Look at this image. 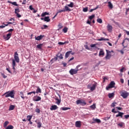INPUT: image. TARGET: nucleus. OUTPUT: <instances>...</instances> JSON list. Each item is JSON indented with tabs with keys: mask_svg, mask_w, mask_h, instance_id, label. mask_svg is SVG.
<instances>
[{
	"mask_svg": "<svg viewBox=\"0 0 129 129\" xmlns=\"http://www.w3.org/2000/svg\"><path fill=\"white\" fill-rule=\"evenodd\" d=\"M3 96H5L6 98L11 97V98H15V90L6 92L3 95Z\"/></svg>",
	"mask_w": 129,
	"mask_h": 129,
	"instance_id": "obj_1",
	"label": "nucleus"
},
{
	"mask_svg": "<svg viewBox=\"0 0 129 129\" xmlns=\"http://www.w3.org/2000/svg\"><path fill=\"white\" fill-rule=\"evenodd\" d=\"M106 56L104 57V60H110V58H111V52L107 49L106 50Z\"/></svg>",
	"mask_w": 129,
	"mask_h": 129,
	"instance_id": "obj_2",
	"label": "nucleus"
},
{
	"mask_svg": "<svg viewBox=\"0 0 129 129\" xmlns=\"http://www.w3.org/2000/svg\"><path fill=\"white\" fill-rule=\"evenodd\" d=\"M112 112H113L114 113H117L118 112V114L116 115V117H119V116H120L121 118H122V116L124 114V113L123 112H121L119 111H115V109L114 108L112 109Z\"/></svg>",
	"mask_w": 129,
	"mask_h": 129,
	"instance_id": "obj_3",
	"label": "nucleus"
},
{
	"mask_svg": "<svg viewBox=\"0 0 129 129\" xmlns=\"http://www.w3.org/2000/svg\"><path fill=\"white\" fill-rule=\"evenodd\" d=\"M120 96L123 98H127L129 96V93L126 92V91L122 90L120 92Z\"/></svg>",
	"mask_w": 129,
	"mask_h": 129,
	"instance_id": "obj_4",
	"label": "nucleus"
},
{
	"mask_svg": "<svg viewBox=\"0 0 129 129\" xmlns=\"http://www.w3.org/2000/svg\"><path fill=\"white\" fill-rule=\"evenodd\" d=\"M76 104L79 105L80 104V105H82V106H84V105H86L87 103H86V102L85 100H83L82 99H79L76 101Z\"/></svg>",
	"mask_w": 129,
	"mask_h": 129,
	"instance_id": "obj_5",
	"label": "nucleus"
},
{
	"mask_svg": "<svg viewBox=\"0 0 129 129\" xmlns=\"http://www.w3.org/2000/svg\"><path fill=\"white\" fill-rule=\"evenodd\" d=\"M114 85H115V83H114V81L111 82L108 86L106 87V90H109L110 89V88H113V87H114Z\"/></svg>",
	"mask_w": 129,
	"mask_h": 129,
	"instance_id": "obj_6",
	"label": "nucleus"
},
{
	"mask_svg": "<svg viewBox=\"0 0 129 129\" xmlns=\"http://www.w3.org/2000/svg\"><path fill=\"white\" fill-rule=\"evenodd\" d=\"M14 59L17 63H19L20 62V58L19 57V54L18 53V51H16L14 53Z\"/></svg>",
	"mask_w": 129,
	"mask_h": 129,
	"instance_id": "obj_7",
	"label": "nucleus"
},
{
	"mask_svg": "<svg viewBox=\"0 0 129 129\" xmlns=\"http://www.w3.org/2000/svg\"><path fill=\"white\" fill-rule=\"evenodd\" d=\"M71 75H74V74H77V73L78 72V69L75 70L72 69L71 70L69 71Z\"/></svg>",
	"mask_w": 129,
	"mask_h": 129,
	"instance_id": "obj_8",
	"label": "nucleus"
},
{
	"mask_svg": "<svg viewBox=\"0 0 129 129\" xmlns=\"http://www.w3.org/2000/svg\"><path fill=\"white\" fill-rule=\"evenodd\" d=\"M11 37H12V33L7 34L6 36H3V38L5 39V40H6L7 41H8V40H10Z\"/></svg>",
	"mask_w": 129,
	"mask_h": 129,
	"instance_id": "obj_9",
	"label": "nucleus"
},
{
	"mask_svg": "<svg viewBox=\"0 0 129 129\" xmlns=\"http://www.w3.org/2000/svg\"><path fill=\"white\" fill-rule=\"evenodd\" d=\"M92 120L93 121L92 123H101V120L99 119L93 118Z\"/></svg>",
	"mask_w": 129,
	"mask_h": 129,
	"instance_id": "obj_10",
	"label": "nucleus"
},
{
	"mask_svg": "<svg viewBox=\"0 0 129 129\" xmlns=\"http://www.w3.org/2000/svg\"><path fill=\"white\" fill-rule=\"evenodd\" d=\"M96 86H97V83L94 82L92 85V86L91 87V91H93L95 90V88H96Z\"/></svg>",
	"mask_w": 129,
	"mask_h": 129,
	"instance_id": "obj_11",
	"label": "nucleus"
},
{
	"mask_svg": "<svg viewBox=\"0 0 129 129\" xmlns=\"http://www.w3.org/2000/svg\"><path fill=\"white\" fill-rule=\"evenodd\" d=\"M41 99H42V98L39 96H35L33 98V101H40Z\"/></svg>",
	"mask_w": 129,
	"mask_h": 129,
	"instance_id": "obj_12",
	"label": "nucleus"
},
{
	"mask_svg": "<svg viewBox=\"0 0 129 129\" xmlns=\"http://www.w3.org/2000/svg\"><path fill=\"white\" fill-rule=\"evenodd\" d=\"M44 37H45L44 35H40L38 36L37 37L35 36V40H36L37 41H40V40H42V39H43V38H44Z\"/></svg>",
	"mask_w": 129,
	"mask_h": 129,
	"instance_id": "obj_13",
	"label": "nucleus"
},
{
	"mask_svg": "<svg viewBox=\"0 0 129 129\" xmlns=\"http://www.w3.org/2000/svg\"><path fill=\"white\" fill-rule=\"evenodd\" d=\"M76 127H80L81 126V121H77L75 123Z\"/></svg>",
	"mask_w": 129,
	"mask_h": 129,
	"instance_id": "obj_14",
	"label": "nucleus"
},
{
	"mask_svg": "<svg viewBox=\"0 0 129 129\" xmlns=\"http://www.w3.org/2000/svg\"><path fill=\"white\" fill-rule=\"evenodd\" d=\"M107 30L110 33H111V31H112V26L110 25V24H108L107 26Z\"/></svg>",
	"mask_w": 129,
	"mask_h": 129,
	"instance_id": "obj_15",
	"label": "nucleus"
},
{
	"mask_svg": "<svg viewBox=\"0 0 129 129\" xmlns=\"http://www.w3.org/2000/svg\"><path fill=\"white\" fill-rule=\"evenodd\" d=\"M50 110H56V109H58V106L56 105H53L50 108Z\"/></svg>",
	"mask_w": 129,
	"mask_h": 129,
	"instance_id": "obj_16",
	"label": "nucleus"
},
{
	"mask_svg": "<svg viewBox=\"0 0 129 129\" xmlns=\"http://www.w3.org/2000/svg\"><path fill=\"white\" fill-rule=\"evenodd\" d=\"M105 53L103 50L101 49L99 53V57H103L104 56Z\"/></svg>",
	"mask_w": 129,
	"mask_h": 129,
	"instance_id": "obj_17",
	"label": "nucleus"
},
{
	"mask_svg": "<svg viewBox=\"0 0 129 129\" xmlns=\"http://www.w3.org/2000/svg\"><path fill=\"white\" fill-rule=\"evenodd\" d=\"M8 4H11L12 5H13V6H15L16 7H18L19 5H18V4H17V2H12L10 1H8Z\"/></svg>",
	"mask_w": 129,
	"mask_h": 129,
	"instance_id": "obj_18",
	"label": "nucleus"
},
{
	"mask_svg": "<svg viewBox=\"0 0 129 129\" xmlns=\"http://www.w3.org/2000/svg\"><path fill=\"white\" fill-rule=\"evenodd\" d=\"M63 11H64L65 12H71V9H70V8H69V7H68V6H64V9H63Z\"/></svg>",
	"mask_w": 129,
	"mask_h": 129,
	"instance_id": "obj_19",
	"label": "nucleus"
},
{
	"mask_svg": "<svg viewBox=\"0 0 129 129\" xmlns=\"http://www.w3.org/2000/svg\"><path fill=\"white\" fill-rule=\"evenodd\" d=\"M50 21H51V19H50V17L49 16L44 17V22H47V23H49Z\"/></svg>",
	"mask_w": 129,
	"mask_h": 129,
	"instance_id": "obj_20",
	"label": "nucleus"
},
{
	"mask_svg": "<svg viewBox=\"0 0 129 129\" xmlns=\"http://www.w3.org/2000/svg\"><path fill=\"white\" fill-rule=\"evenodd\" d=\"M108 7L109 8V9H111V10L113 9V5H112L111 2H108Z\"/></svg>",
	"mask_w": 129,
	"mask_h": 129,
	"instance_id": "obj_21",
	"label": "nucleus"
},
{
	"mask_svg": "<svg viewBox=\"0 0 129 129\" xmlns=\"http://www.w3.org/2000/svg\"><path fill=\"white\" fill-rule=\"evenodd\" d=\"M71 52H72V51H67L66 53V54H65L66 58H68V57H69V56H70V54H71Z\"/></svg>",
	"mask_w": 129,
	"mask_h": 129,
	"instance_id": "obj_22",
	"label": "nucleus"
},
{
	"mask_svg": "<svg viewBox=\"0 0 129 129\" xmlns=\"http://www.w3.org/2000/svg\"><path fill=\"white\" fill-rule=\"evenodd\" d=\"M59 54H60V53L58 52V54L56 55V56L57 57V58H59V59H63V54H60L59 55Z\"/></svg>",
	"mask_w": 129,
	"mask_h": 129,
	"instance_id": "obj_23",
	"label": "nucleus"
},
{
	"mask_svg": "<svg viewBox=\"0 0 129 129\" xmlns=\"http://www.w3.org/2000/svg\"><path fill=\"white\" fill-rule=\"evenodd\" d=\"M98 41H109V39L104 38V37H101V38L98 39Z\"/></svg>",
	"mask_w": 129,
	"mask_h": 129,
	"instance_id": "obj_24",
	"label": "nucleus"
},
{
	"mask_svg": "<svg viewBox=\"0 0 129 129\" xmlns=\"http://www.w3.org/2000/svg\"><path fill=\"white\" fill-rule=\"evenodd\" d=\"M36 93H42V90H41V89L40 88V87H37V89L36 91Z\"/></svg>",
	"mask_w": 129,
	"mask_h": 129,
	"instance_id": "obj_25",
	"label": "nucleus"
},
{
	"mask_svg": "<svg viewBox=\"0 0 129 129\" xmlns=\"http://www.w3.org/2000/svg\"><path fill=\"white\" fill-rule=\"evenodd\" d=\"M14 109H15V105H11L10 106L9 109V111L14 110Z\"/></svg>",
	"mask_w": 129,
	"mask_h": 129,
	"instance_id": "obj_26",
	"label": "nucleus"
},
{
	"mask_svg": "<svg viewBox=\"0 0 129 129\" xmlns=\"http://www.w3.org/2000/svg\"><path fill=\"white\" fill-rule=\"evenodd\" d=\"M20 96L21 97V98H22V99H23V100H25V96H24V92L21 91L20 92Z\"/></svg>",
	"mask_w": 129,
	"mask_h": 129,
	"instance_id": "obj_27",
	"label": "nucleus"
},
{
	"mask_svg": "<svg viewBox=\"0 0 129 129\" xmlns=\"http://www.w3.org/2000/svg\"><path fill=\"white\" fill-rule=\"evenodd\" d=\"M114 96V93H111L108 94V97L109 98H112V97H113Z\"/></svg>",
	"mask_w": 129,
	"mask_h": 129,
	"instance_id": "obj_28",
	"label": "nucleus"
},
{
	"mask_svg": "<svg viewBox=\"0 0 129 129\" xmlns=\"http://www.w3.org/2000/svg\"><path fill=\"white\" fill-rule=\"evenodd\" d=\"M43 46V44L40 43L38 45H37V49H39L40 50H41L42 49V47Z\"/></svg>",
	"mask_w": 129,
	"mask_h": 129,
	"instance_id": "obj_29",
	"label": "nucleus"
},
{
	"mask_svg": "<svg viewBox=\"0 0 129 129\" xmlns=\"http://www.w3.org/2000/svg\"><path fill=\"white\" fill-rule=\"evenodd\" d=\"M90 108H91V109H92V110L95 109V108H96V106L95 104H93V105H91Z\"/></svg>",
	"mask_w": 129,
	"mask_h": 129,
	"instance_id": "obj_30",
	"label": "nucleus"
},
{
	"mask_svg": "<svg viewBox=\"0 0 129 129\" xmlns=\"http://www.w3.org/2000/svg\"><path fill=\"white\" fill-rule=\"evenodd\" d=\"M68 7H69L70 8H74V3L73 2H71L70 4L68 5Z\"/></svg>",
	"mask_w": 129,
	"mask_h": 129,
	"instance_id": "obj_31",
	"label": "nucleus"
},
{
	"mask_svg": "<svg viewBox=\"0 0 129 129\" xmlns=\"http://www.w3.org/2000/svg\"><path fill=\"white\" fill-rule=\"evenodd\" d=\"M49 13L48 12H44L41 14V17H45V16H48Z\"/></svg>",
	"mask_w": 129,
	"mask_h": 129,
	"instance_id": "obj_32",
	"label": "nucleus"
},
{
	"mask_svg": "<svg viewBox=\"0 0 129 129\" xmlns=\"http://www.w3.org/2000/svg\"><path fill=\"white\" fill-rule=\"evenodd\" d=\"M55 100L57 101V102H56V104H57L58 105H59L60 104V103H61V100H59V99L58 98H55Z\"/></svg>",
	"mask_w": 129,
	"mask_h": 129,
	"instance_id": "obj_33",
	"label": "nucleus"
},
{
	"mask_svg": "<svg viewBox=\"0 0 129 129\" xmlns=\"http://www.w3.org/2000/svg\"><path fill=\"white\" fill-rule=\"evenodd\" d=\"M6 129H14V126L12 125H9L6 127Z\"/></svg>",
	"mask_w": 129,
	"mask_h": 129,
	"instance_id": "obj_34",
	"label": "nucleus"
},
{
	"mask_svg": "<svg viewBox=\"0 0 129 129\" xmlns=\"http://www.w3.org/2000/svg\"><path fill=\"white\" fill-rule=\"evenodd\" d=\"M15 13L16 14H18L20 13V8L15 9Z\"/></svg>",
	"mask_w": 129,
	"mask_h": 129,
	"instance_id": "obj_35",
	"label": "nucleus"
},
{
	"mask_svg": "<svg viewBox=\"0 0 129 129\" xmlns=\"http://www.w3.org/2000/svg\"><path fill=\"white\" fill-rule=\"evenodd\" d=\"M41 126H42V123H41V122H37V127L38 128H40Z\"/></svg>",
	"mask_w": 129,
	"mask_h": 129,
	"instance_id": "obj_36",
	"label": "nucleus"
},
{
	"mask_svg": "<svg viewBox=\"0 0 129 129\" xmlns=\"http://www.w3.org/2000/svg\"><path fill=\"white\" fill-rule=\"evenodd\" d=\"M8 124H9V121H6L4 123V127H7Z\"/></svg>",
	"mask_w": 129,
	"mask_h": 129,
	"instance_id": "obj_37",
	"label": "nucleus"
},
{
	"mask_svg": "<svg viewBox=\"0 0 129 129\" xmlns=\"http://www.w3.org/2000/svg\"><path fill=\"white\" fill-rule=\"evenodd\" d=\"M62 110H68V109H70V107H61L60 108Z\"/></svg>",
	"mask_w": 129,
	"mask_h": 129,
	"instance_id": "obj_38",
	"label": "nucleus"
},
{
	"mask_svg": "<svg viewBox=\"0 0 129 129\" xmlns=\"http://www.w3.org/2000/svg\"><path fill=\"white\" fill-rule=\"evenodd\" d=\"M68 31V28L67 27H64L62 29V31L63 32V33H67Z\"/></svg>",
	"mask_w": 129,
	"mask_h": 129,
	"instance_id": "obj_39",
	"label": "nucleus"
},
{
	"mask_svg": "<svg viewBox=\"0 0 129 129\" xmlns=\"http://www.w3.org/2000/svg\"><path fill=\"white\" fill-rule=\"evenodd\" d=\"M32 117H33V116H32V115H28L27 116V118H28V121H31V119H32Z\"/></svg>",
	"mask_w": 129,
	"mask_h": 129,
	"instance_id": "obj_40",
	"label": "nucleus"
},
{
	"mask_svg": "<svg viewBox=\"0 0 129 129\" xmlns=\"http://www.w3.org/2000/svg\"><path fill=\"white\" fill-rule=\"evenodd\" d=\"M95 17V15H92L90 16H89V19L91 21V20H93L94 18Z\"/></svg>",
	"mask_w": 129,
	"mask_h": 129,
	"instance_id": "obj_41",
	"label": "nucleus"
},
{
	"mask_svg": "<svg viewBox=\"0 0 129 129\" xmlns=\"http://www.w3.org/2000/svg\"><path fill=\"white\" fill-rule=\"evenodd\" d=\"M97 22L98 23H99V24H101L102 23V19H100V18H98L97 20Z\"/></svg>",
	"mask_w": 129,
	"mask_h": 129,
	"instance_id": "obj_42",
	"label": "nucleus"
},
{
	"mask_svg": "<svg viewBox=\"0 0 129 129\" xmlns=\"http://www.w3.org/2000/svg\"><path fill=\"white\" fill-rule=\"evenodd\" d=\"M16 60L15 59H12V66H16Z\"/></svg>",
	"mask_w": 129,
	"mask_h": 129,
	"instance_id": "obj_43",
	"label": "nucleus"
},
{
	"mask_svg": "<svg viewBox=\"0 0 129 129\" xmlns=\"http://www.w3.org/2000/svg\"><path fill=\"white\" fill-rule=\"evenodd\" d=\"M57 60H58V57L56 56L53 58H52L51 60V61H57Z\"/></svg>",
	"mask_w": 129,
	"mask_h": 129,
	"instance_id": "obj_44",
	"label": "nucleus"
},
{
	"mask_svg": "<svg viewBox=\"0 0 129 129\" xmlns=\"http://www.w3.org/2000/svg\"><path fill=\"white\" fill-rule=\"evenodd\" d=\"M83 12H84L85 13H86V12H88V8L86 7V8H84V9H83Z\"/></svg>",
	"mask_w": 129,
	"mask_h": 129,
	"instance_id": "obj_45",
	"label": "nucleus"
},
{
	"mask_svg": "<svg viewBox=\"0 0 129 129\" xmlns=\"http://www.w3.org/2000/svg\"><path fill=\"white\" fill-rule=\"evenodd\" d=\"M118 126H120V127H122V126H123V123L120 122V123H118Z\"/></svg>",
	"mask_w": 129,
	"mask_h": 129,
	"instance_id": "obj_46",
	"label": "nucleus"
},
{
	"mask_svg": "<svg viewBox=\"0 0 129 129\" xmlns=\"http://www.w3.org/2000/svg\"><path fill=\"white\" fill-rule=\"evenodd\" d=\"M65 12V11L63 10H59L57 11V14H60V13Z\"/></svg>",
	"mask_w": 129,
	"mask_h": 129,
	"instance_id": "obj_47",
	"label": "nucleus"
},
{
	"mask_svg": "<svg viewBox=\"0 0 129 129\" xmlns=\"http://www.w3.org/2000/svg\"><path fill=\"white\" fill-rule=\"evenodd\" d=\"M117 103L116 102H113L111 104V106H112V107H114L115 106V104H117Z\"/></svg>",
	"mask_w": 129,
	"mask_h": 129,
	"instance_id": "obj_48",
	"label": "nucleus"
},
{
	"mask_svg": "<svg viewBox=\"0 0 129 129\" xmlns=\"http://www.w3.org/2000/svg\"><path fill=\"white\" fill-rule=\"evenodd\" d=\"M35 111H36V112H37V113H40V109L36 108L35 109Z\"/></svg>",
	"mask_w": 129,
	"mask_h": 129,
	"instance_id": "obj_49",
	"label": "nucleus"
},
{
	"mask_svg": "<svg viewBox=\"0 0 129 129\" xmlns=\"http://www.w3.org/2000/svg\"><path fill=\"white\" fill-rule=\"evenodd\" d=\"M46 28H48V26L46 25H44L43 27H41L42 30H44V29H46Z\"/></svg>",
	"mask_w": 129,
	"mask_h": 129,
	"instance_id": "obj_50",
	"label": "nucleus"
},
{
	"mask_svg": "<svg viewBox=\"0 0 129 129\" xmlns=\"http://www.w3.org/2000/svg\"><path fill=\"white\" fill-rule=\"evenodd\" d=\"M84 47L85 49H86L87 50H90V48H89V47H88V45H85Z\"/></svg>",
	"mask_w": 129,
	"mask_h": 129,
	"instance_id": "obj_51",
	"label": "nucleus"
},
{
	"mask_svg": "<svg viewBox=\"0 0 129 129\" xmlns=\"http://www.w3.org/2000/svg\"><path fill=\"white\" fill-rule=\"evenodd\" d=\"M29 9H30V11H33V10H34V9L33 8V6L32 5L29 6Z\"/></svg>",
	"mask_w": 129,
	"mask_h": 129,
	"instance_id": "obj_52",
	"label": "nucleus"
},
{
	"mask_svg": "<svg viewBox=\"0 0 129 129\" xmlns=\"http://www.w3.org/2000/svg\"><path fill=\"white\" fill-rule=\"evenodd\" d=\"M95 10H97V8H95V9H91L90 11V13H92V12H93V11H95Z\"/></svg>",
	"mask_w": 129,
	"mask_h": 129,
	"instance_id": "obj_53",
	"label": "nucleus"
},
{
	"mask_svg": "<svg viewBox=\"0 0 129 129\" xmlns=\"http://www.w3.org/2000/svg\"><path fill=\"white\" fill-rule=\"evenodd\" d=\"M58 27H59V29H62L63 28V27H62V25L61 24V23L58 24Z\"/></svg>",
	"mask_w": 129,
	"mask_h": 129,
	"instance_id": "obj_54",
	"label": "nucleus"
},
{
	"mask_svg": "<svg viewBox=\"0 0 129 129\" xmlns=\"http://www.w3.org/2000/svg\"><path fill=\"white\" fill-rule=\"evenodd\" d=\"M96 44H91L90 45V47L91 48H94V47H96Z\"/></svg>",
	"mask_w": 129,
	"mask_h": 129,
	"instance_id": "obj_55",
	"label": "nucleus"
},
{
	"mask_svg": "<svg viewBox=\"0 0 129 129\" xmlns=\"http://www.w3.org/2000/svg\"><path fill=\"white\" fill-rule=\"evenodd\" d=\"M64 44H66V42H58V45H64Z\"/></svg>",
	"mask_w": 129,
	"mask_h": 129,
	"instance_id": "obj_56",
	"label": "nucleus"
},
{
	"mask_svg": "<svg viewBox=\"0 0 129 129\" xmlns=\"http://www.w3.org/2000/svg\"><path fill=\"white\" fill-rule=\"evenodd\" d=\"M17 18H21L22 17V15H20V14L17 13L16 14Z\"/></svg>",
	"mask_w": 129,
	"mask_h": 129,
	"instance_id": "obj_57",
	"label": "nucleus"
},
{
	"mask_svg": "<svg viewBox=\"0 0 129 129\" xmlns=\"http://www.w3.org/2000/svg\"><path fill=\"white\" fill-rule=\"evenodd\" d=\"M6 70H7V71H8L9 73L12 74V72H11V70L10 69V68H7Z\"/></svg>",
	"mask_w": 129,
	"mask_h": 129,
	"instance_id": "obj_58",
	"label": "nucleus"
},
{
	"mask_svg": "<svg viewBox=\"0 0 129 129\" xmlns=\"http://www.w3.org/2000/svg\"><path fill=\"white\" fill-rule=\"evenodd\" d=\"M87 87H88V89L91 90V85H90V84L88 85Z\"/></svg>",
	"mask_w": 129,
	"mask_h": 129,
	"instance_id": "obj_59",
	"label": "nucleus"
},
{
	"mask_svg": "<svg viewBox=\"0 0 129 129\" xmlns=\"http://www.w3.org/2000/svg\"><path fill=\"white\" fill-rule=\"evenodd\" d=\"M116 108H117V109H118V110H121V109H122V108L120 107H116Z\"/></svg>",
	"mask_w": 129,
	"mask_h": 129,
	"instance_id": "obj_60",
	"label": "nucleus"
},
{
	"mask_svg": "<svg viewBox=\"0 0 129 129\" xmlns=\"http://www.w3.org/2000/svg\"><path fill=\"white\" fill-rule=\"evenodd\" d=\"M124 116L126 119H127V118L129 117V115H125Z\"/></svg>",
	"mask_w": 129,
	"mask_h": 129,
	"instance_id": "obj_61",
	"label": "nucleus"
},
{
	"mask_svg": "<svg viewBox=\"0 0 129 129\" xmlns=\"http://www.w3.org/2000/svg\"><path fill=\"white\" fill-rule=\"evenodd\" d=\"M121 37V33H120L119 34V35L118 36V39L117 40H119V39H120Z\"/></svg>",
	"mask_w": 129,
	"mask_h": 129,
	"instance_id": "obj_62",
	"label": "nucleus"
},
{
	"mask_svg": "<svg viewBox=\"0 0 129 129\" xmlns=\"http://www.w3.org/2000/svg\"><path fill=\"white\" fill-rule=\"evenodd\" d=\"M124 68H122L120 69V72L122 73V72H123V71H124Z\"/></svg>",
	"mask_w": 129,
	"mask_h": 129,
	"instance_id": "obj_63",
	"label": "nucleus"
},
{
	"mask_svg": "<svg viewBox=\"0 0 129 129\" xmlns=\"http://www.w3.org/2000/svg\"><path fill=\"white\" fill-rule=\"evenodd\" d=\"M26 1L27 0H24L23 2L22 3V5H26Z\"/></svg>",
	"mask_w": 129,
	"mask_h": 129,
	"instance_id": "obj_64",
	"label": "nucleus"
}]
</instances>
